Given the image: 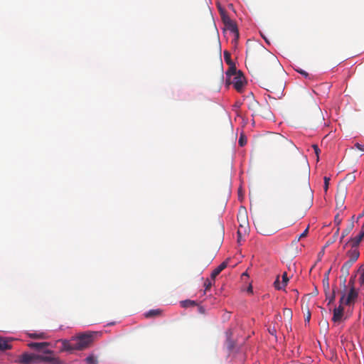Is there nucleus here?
Returning <instances> with one entry per match:
<instances>
[{
    "label": "nucleus",
    "instance_id": "obj_1",
    "mask_svg": "<svg viewBox=\"0 0 364 364\" xmlns=\"http://www.w3.org/2000/svg\"><path fill=\"white\" fill-rule=\"evenodd\" d=\"M298 175L302 179L303 185L297 191V208L300 210V215L303 217L311 207L314 199V193L309 183L310 166L306 157L303 155L297 163Z\"/></svg>",
    "mask_w": 364,
    "mask_h": 364
},
{
    "label": "nucleus",
    "instance_id": "obj_2",
    "mask_svg": "<svg viewBox=\"0 0 364 364\" xmlns=\"http://www.w3.org/2000/svg\"><path fill=\"white\" fill-rule=\"evenodd\" d=\"M94 333L88 332L81 333L77 336L73 337L70 341L60 340L62 343L61 350H82L88 348L93 342Z\"/></svg>",
    "mask_w": 364,
    "mask_h": 364
},
{
    "label": "nucleus",
    "instance_id": "obj_3",
    "mask_svg": "<svg viewBox=\"0 0 364 364\" xmlns=\"http://www.w3.org/2000/svg\"><path fill=\"white\" fill-rule=\"evenodd\" d=\"M237 220L240 223L237 230V240L240 241L242 236L247 235L248 231V219L247 214L245 208H240L238 212Z\"/></svg>",
    "mask_w": 364,
    "mask_h": 364
},
{
    "label": "nucleus",
    "instance_id": "obj_4",
    "mask_svg": "<svg viewBox=\"0 0 364 364\" xmlns=\"http://www.w3.org/2000/svg\"><path fill=\"white\" fill-rule=\"evenodd\" d=\"M262 85H264V88L272 93L276 94L277 96L282 93V82L281 81L279 82V85H277V80H273L269 77L267 72L265 73V75L264 76Z\"/></svg>",
    "mask_w": 364,
    "mask_h": 364
},
{
    "label": "nucleus",
    "instance_id": "obj_5",
    "mask_svg": "<svg viewBox=\"0 0 364 364\" xmlns=\"http://www.w3.org/2000/svg\"><path fill=\"white\" fill-rule=\"evenodd\" d=\"M227 75H233L232 85L235 90L240 92L244 86V78L240 73H237L235 68H230L226 73Z\"/></svg>",
    "mask_w": 364,
    "mask_h": 364
},
{
    "label": "nucleus",
    "instance_id": "obj_6",
    "mask_svg": "<svg viewBox=\"0 0 364 364\" xmlns=\"http://www.w3.org/2000/svg\"><path fill=\"white\" fill-rule=\"evenodd\" d=\"M16 362L19 364H37L38 355L24 353L18 357Z\"/></svg>",
    "mask_w": 364,
    "mask_h": 364
},
{
    "label": "nucleus",
    "instance_id": "obj_7",
    "mask_svg": "<svg viewBox=\"0 0 364 364\" xmlns=\"http://www.w3.org/2000/svg\"><path fill=\"white\" fill-rule=\"evenodd\" d=\"M257 50L266 54L267 63L273 69L281 70L280 63H279L278 60L277 59V58L274 55L267 53V51L264 49V48L261 46H257Z\"/></svg>",
    "mask_w": 364,
    "mask_h": 364
},
{
    "label": "nucleus",
    "instance_id": "obj_8",
    "mask_svg": "<svg viewBox=\"0 0 364 364\" xmlns=\"http://www.w3.org/2000/svg\"><path fill=\"white\" fill-rule=\"evenodd\" d=\"M347 191L345 188H338L336 194V208L338 209H343L344 203L346 198Z\"/></svg>",
    "mask_w": 364,
    "mask_h": 364
},
{
    "label": "nucleus",
    "instance_id": "obj_9",
    "mask_svg": "<svg viewBox=\"0 0 364 364\" xmlns=\"http://www.w3.org/2000/svg\"><path fill=\"white\" fill-rule=\"evenodd\" d=\"M358 296V291H356L355 287L350 288L349 292L346 299H345V295L343 294L341 299L340 304L345 303L346 305H351L354 304L357 297Z\"/></svg>",
    "mask_w": 364,
    "mask_h": 364
},
{
    "label": "nucleus",
    "instance_id": "obj_10",
    "mask_svg": "<svg viewBox=\"0 0 364 364\" xmlns=\"http://www.w3.org/2000/svg\"><path fill=\"white\" fill-rule=\"evenodd\" d=\"M363 238H364V227L362 226L360 233L354 237H350L348 240V242L345 244L344 248L347 245H350L353 248L358 247Z\"/></svg>",
    "mask_w": 364,
    "mask_h": 364
},
{
    "label": "nucleus",
    "instance_id": "obj_11",
    "mask_svg": "<svg viewBox=\"0 0 364 364\" xmlns=\"http://www.w3.org/2000/svg\"><path fill=\"white\" fill-rule=\"evenodd\" d=\"M225 27L228 30H229L233 35L234 38L232 40V43L235 44H237V41L239 39V31L237 29V26L236 23L232 21L231 22H229L228 24L225 25Z\"/></svg>",
    "mask_w": 364,
    "mask_h": 364
},
{
    "label": "nucleus",
    "instance_id": "obj_12",
    "mask_svg": "<svg viewBox=\"0 0 364 364\" xmlns=\"http://www.w3.org/2000/svg\"><path fill=\"white\" fill-rule=\"evenodd\" d=\"M347 256L349 257L348 261L353 264L358 259L360 252L357 247H351V249L347 252Z\"/></svg>",
    "mask_w": 364,
    "mask_h": 364
},
{
    "label": "nucleus",
    "instance_id": "obj_13",
    "mask_svg": "<svg viewBox=\"0 0 364 364\" xmlns=\"http://www.w3.org/2000/svg\"><path fill=\"white\" fill-rule=\"evenodd\" d=\"M343 311H344V309L341 306V304L339 305L338 307L334 309L333 316L332 318V320L333 322H335V323L338 322L341 320L342 316L343 315Z\"/></svg>",
    "mask_w": 364,
    "mask_h": 364
},
{
    "label": "nucleus",
    "instance_id": "obj_14",
    "mask_svg": "<svg viewBox=\"0 0 364 364\" xmlns=\"http://www.w3.org/2000/svg\"><path fill=\"white\" fill-rule=\"evenodd\" d=\"M228 266V261L223 262L218 267H216L211 273V279L214 280L215 277Z\"/></svg>",
    "mask_w": 364,
    "mask_h": 364
},
{
    "label": "nucleus",
    "instance_id": "obj_15",
    "mask_svg": "<svg viewBox=\"0 0 364 364\" xmlns=\"http://www.w3.org/2000/svg\"><path fill=\"white\" fill-rule=\"evenodd\" d=\"M58 359L55 357L52 356H43L38 355V363L46 362V363H51L53 364H57Z\"/></svg>",
    "mask_w": 364,
    "mask_h": 364
},
{
    "label": "nucleus",
    "instance_id": "obj_16",
    "mask_svg": "<svg viewBox=\"0 0 364 364\" xmlns=\"http://www.w3.org/2000/svg\"><path fill=\"white\" fill-rule=\"evenodd\" d=\"M353 265V263H350V262L348 261H346L342 266L341 269V272L342 273V275L344 277V279H343V282H345L346 280V277L348 276L349 274V269L350 268L352 267Z\"/></svg>",
    "mask_w": 364,
    "mask_h": 364
},
{
    "label": "nucleus",
    "instance_id": "obj_17",
    "mask_svg": "<svg viewBox=\"0 0 364 364\" xmlns=\"http://www.w3.org/2000/svg\"><path fill=\"white\" fill-rule=\"evenodd\" d=\"M49 343L48 342H42V343H30L28 346L31 348H33L38 350H42L44 348H46L49 346Z\"/></svg>",
    "mask_w": 364,
    "mask_h": 364
},
{
    "label": "nucleus",
    "instance_id": "obj_18",
    "mask_svg": "<svg viewBox=\"0 0 364 364\" xmlns=\"http://www.w3.org/2000/svg\"><path fill=\"white\" fill-rule=\"evenodd\" d=\"M331 269H329L323 275V286L324 289V292H328V290H330V285H329V274L331 272Z\"/></svg>",
    "mask_w": 364,
    "mask_h": 364
},
{
    "label": "nucleus",
    "instance_id": "obj_19",
    "mask_svg": "<svg viewBox=\"0 0 364 364\" xmlns=\"http://www.w3.org/2000/svg\"><path fill=\"white\" fill-rule=\"evenodd\" d=\"M354 224L353 222H351L348 225L346 229H344L341 233V237L340 239V242H343V240L345 237H346L353 229Z\"/></svg>",
    "mask_w": 364,
    "mask_h": 364
},
{
    "label": "nucleus",
    "instance_id": "obj_20",
    "mask_svg": "<svg viewBox=\"0 0 364 364\" xmlns=\"http://www.w3.org/2000/svg\"><path fill=\"white\" fill-rule=\"evenodd\" d=\"M11 348V346L9 344L7 340L0 337V350L4 351Z\"/></svg>",
    "mask_w": 364,
    "mask_h": 364
},
{
    "label": "nucleus",
    "instance_id": "obj_21",
    "mask_svg": "<svg viewBox=\"0 0 364 364\" xmlns=\"http://www.w3.org/2000/svg\"><path fill=\"white\" fill-rule=\"evenodd\" d=\"M256 228L257 229V231L262 234V235H269L270 234V231L267 229H266L264 226H263V224L260 223H258L257 225L256 226Z\"/></svg>",
    "mask_w": 364,
    "mask_h": 364
},
{
    "label": "nucleus",
    "instance_id": "obj_22",
    "mask_svg": "<svg viewBox=\"0 0 364 364\" xmlns=\"http://www.w3.org/2000/svg\"><path fill=\"white\" fill-rule=\"evenodd\" d=\"M224 59L225 63L230 66V68H235L231 60L230 53L227 50L224 51Z\"/></svg>",
    "mask_w": 364,
    "mask_h": 364
},
{
    "label": "nucleus",
    "instance_id": "obj_23",
    "mask_svg": "<svg viewBox=\"0 0 364 364\" xmlns=\"http://www.w3.org/2000/svg\"><path fill=\"white\" fill-rule=\"evenodd\" d=\"M181 306L183 307V308H188V307H190V306H197L198 305L196 301H193V300H190V299L182 301L181 302Z\"/></svg>",
    "mask_w": 364,
    "mask_h": 364
},
{
    "label": "nucleus",
    "instance_id": "obj_24",
    "mask_svg": "<svg viewBox=\"0 0 364 364\" xmlns=\"http://www.w3.org/2000/svg\"><path fill=\"white\" fill-rule=\"evenodd\" d=\"M326 299V300H328V304H330L331 302H333L335 299V291L334 289L331 291L330 290L328 291V292H325Z\"/></svg>",
    "mask_w": 364,
    "mask_h": 364
},
{
    "label": "nucleus",
    "instance_id": "obj_25",
    "mask_svg": "<svg viewBox=\"0 0 364 364\" xmlns=\"http://www.w3.org/2000/svg\"><path fill=\"white\" fill-rule=\"evenodd\" d=\"M29 337L31 338H41V339L47 338V336H46V333H30L29 334Z\"/></svg>",
    "mask_w": 364,
    "mask_h": 364
},
{
    "label": "nucleus",
    "instance_id": "obj_26",
    "mask_svg": "<svg viewBox=\"0 0 364 364\" xmlns=\"http://www.w3.org/2000/svg\"><path fill=\"white\" fill-rule=\"evenodd\" d=\"M358 272L360 273L359 277V283L360 286H364V265H361L358 269Z\"/></svg>",
    "mask_w": 364,
    "mask_h": 364
},
{
    "label": "nucleus",
    "instance_id": "obj_27",
    "mask_svg": "<svg viewBox=\"0 0 364 364\" xmlns=\"http://www.w3.org/2000/svg\"><path fill=\"white\" fill-rule=\"evenodd\" d=\"M85 360L88 364H97L98 363V360H97V358L95 356H94L93 355H90L88 357H87Z\"/></svg>",
    "mask_w": 364,
    "mask_h": 364
},
{
    "label": "nucleus",
    "instance_id": "obj_28",
    "mask_svg": "<svg viewBox=\"0 0 364 364\" xmlns=\"http://www.w3.org/2000/svg\"><path fill=\"white\" fill-rule=\"evenodd\" d=\"M161 314V311L159 309H153L150 310L149 312L146 314V317H152L156 316Z\"/></svg>",
    "mask_w": 364,
    "mask_h": 364
},
{
    "label": "nucleus",
    "instance_id": "obj_29",
    "mask_svg": "<svg viewBox=\"0 0 364 364\" xmlns=\"http://www.w3.org/2000/svg\"><path fill=\"white\" fill-rule=\"evenodd\" d=\"M302 309L306 311V312L304 313L305 322L309 323L310 321L311 316L310 310L308 306H306L305 309H304V307L302 306Z\"/></svg>",
    "mask_w": 364,
    "mask_h": 364
},
{
    "label": "nucleus",
    "instance_id": "obj_30",
    "mask_svg": "<svg viewBox=\"0 0 364 364\" xmlns=\"http://www.w3.org/2000/svg\"><path fill=\"white\" fill-rule=\"evenodd\" d=\"M240 146H244L247 144V138L244 134H241L238 140Z\"/></svg>",
    "mask_w": 364,
    "mask_h": 364
},
{
    "label": "nucleus",
    "instance_id": "obj_31",
    "mask_svg": "<svg viewBox=\"0 0 364 364\" xmlns=\"http://www.w3.org/2000/svg\"><path fill=\"white\" fill-rule=\"evenodd\" d=\"M309 226H307L304 231L299 235L297 241L306 237L309 232Z\"/></svg>",
    "mask_w": 364,
    "mask_h": 364
},
{
    "label": "nucleus",
    "instance_id": "obj_32",
    "mask_svg": "<svg viewBox=\"0 0 364 364\" xmlns=\"http://www.w3.org/2000/svg\"><path fill=\"white\" fill-rule=\"evenodd\" d=\"M323 180H324L323 190H324V192L326 193L327 191H328V189L330 178L327 177V176H325Z\"/></svg>",
    "mask_w": 364,
    "mask_h": 364
},
{
    "label": "nucleus",
    "instance_id": "obj_33",
    "mask_svg": "<svg viewBox=\"0 0 364 364\" xmlns=\"http://www.w3.org/2000/svg\"><path fill=\"white\" fill-rule=\"evenodd\" d=\"M274 286L275 289L279 290L282 289L284 286H283V284H281L279 277H277V279L274 282Z\"/></svg>",
    "mask_w": 364,
    "mask_h": 364
},
{
    "label": "nucleus",
    "instance_id": "obj_34",
    "mask_svg": "<svg viewBox=\"0 0 364 364\" xmlns=\"http://www.w3.org/2000/svg\"><path fill=\"white\" fill-rule=\"evenodd\" d=\"M212 285V282L209 279H207L204 282L205 292L208 291L211 288Z\"/></svg>",
    "mask_w": 364,
    "mask_h": 364
},
{
    "label": "nucleus",
    "instance_id": "obj_35",
    "mask_svg": "<svg viewBox=\"0 0 364 364\" xmlns=\"http://www.w3.org/2000/svg\"><path fill=\"white\" fill-rule=\"evenodd\" d=\"M297 73H300L305 78H308V79L311 78L310 75L307 72H306V71H304V70H303L301 69H297Z\"/></svg>",
    "mask_w": 364,
    "mask_h": 364
},
{
    "label": "nucleus",
    "instance_id": "obj_36",
    "mask_svg": "<svg viewBox=\"0 0 364 364\" xmlns=\"http://www.w3.org/2000/svg\"><path fill=\"white\" fill-rule=\"evenodd\" d=\"M284 315L287 318H291V317H292V313H291V309H285L284 310Z\"/></svg>",
    "mask_w": 364,
    "mask_h": 364
},
{
    "label": "nucleus",
    "instance_id": "obj_37",
    "mask_svg": "<svg viewBox=\"0 0 364 364\" xmlns=\"http://www.w3.org/2000/svg\"><path fill=\"white\" fill-rule=\"evenodd\" d=\"M342 222V218L340 217L339 213H338L334 218V223L336 225H339Z\"/></svg>",
    "mask_w": 364,
    "mask_h": 364
},
{
    "label": "nucleus",
    "instance_id": "obj_38",
    "mask_svg": "<svg viewBox=\"0 0 364 364\" xmlns=\"http://www.w3.org/2000/svg\"><path fill=\"white\" fill-rule=\"evenodd\" d=\"M288 281H289V278L287 277V273L284 272L283 274V275H282V284H283V286H286Z\"/></svg>",
    "mask_w": 364,
    "mask_h": 364
},
{
    "label": "nucleus",
    "instance_id": "obj_39",
    "mask_svg": "<svg viewBox=\"0 0 364 364\" xmlns=\"http://www.w3.org/2000/svg\"><path fill=\"white\" fill-rule=\"evenodd\" d=\"M222 20H223L225 26L226 24H228L229 22L232 21V20L228 15L223 16Z\"/></svg>",
    "mask_w": 364,
    "mask_h": 364
},
{
    "label": "nucleus",
    "instance_id": "obj_40",
    "mask_svg": "<svg viewBox=\"0 0 364 364\" xmlns=\"http://www.w3.org/2000/svg\"><path fill=\"white\" fill-rule=\"evenodd\" d=\"M355 276L350 277L349 282H348V285L350 286V288L355 287Z\"/></svg>",
    "mask_w": 364,
    "mask_h": 364
},
{
    "label": "nucleus",
    "instance_id": "obj_41",
    "mask_svg": "<svg viewBox=\"0 0 364 364\" xmlns=\"http://www.w3.org/2000/svg\"><path fill=\"white\" fill-rule=\"evenodd\" d=\"M355 146L358 150H360V151H364V145H362V144H359V143H356V144H355Z\"/></svg>",
    "mask_w": 364,
    "mask_h": 364
},
{
    "label": "nucleus",
    "instance_id": "obj_42",
    "mask_svg": "<svg viewBox=\"0 0 364 364\" xmlns=\"http://www.w3.org/2000/svg\"><path fill=\"white\" fill-rule=\"evenodd\" d=\"M198 311L200 314H204L205 313V309L203 306H198Z\"/></svg>",
    "mask_w": 364,
    "mask_h": 364
},
{
    "label": "nucleus",
    "instance_id": "obj_43",
    "mask_svg": "<svg viewBox=\"0 0 364 364\" xmlns=\"http://www.w3.org/2000/svg\"><path fill=\"white\" fill-rule=\"evenodd\" d=\"M313 148H314V149L315 151L316 154L317 156H318V153L320 151V149H318V146L314 144V145H313Z\"/></svg>",
    "mask_w": 364,
    "mask_h": 364
},
{
    "label": "nucleus",
    "instance_id": "obj_44",
    "mask_svg": "<svg viewBox=\"0 0 364 364\" xmlns=\"http://www.w3.org/2000/svg\"><path fill=\"white\" fill-rule=\"evenodd\" d=\"M282 140H283V141H284L285 144H287L289 145V146L292 148V146H293V145H294L292 142H291V141L289 142L287 139H284V138H282Z\"/></svg>",
    "mask_w": 364,
    "mask_h": 364
},
{
    "label": "nucleus",
    "instance_id": "obj_45",
    "mask_svg": "<svg viewBox=\"0 0 364 364\" xmlns=\"http://www.w3.org/2000/svg\"><path fill=\"white\" fill-rule=\"evenodd\" d=\"M247 55L250 56V58H252L253 53L252 50L251 49H248L247 51Z\"/></svg>",
    "mask_w": 364,
    "mask_h": 364
},
{
    "label": "nucleus",
    "instance_id": "obj_46",
    "mask_svg": "<svg viewBox=\"0 0 364 364\" xmlns=\"http://www.w3.org/2000/svg\"><path fill=\"white\" fill-rule=\"evenodd\" d=\"M220 14L221 18H222L223 16H226V15H227V14H226V12H225V10L221 11L220 12Z\"/></svg>",
    "mask_w": 364,
    "mask_h": 364
},
{
    "label": "nucleus",
    "instance_id": "obj_47",
    "mask_svg": "<svg viewBox=\"0 0 364 364\" xmlns=\"http://www.w3.org/2000/svg\"><path fill=\"white\" fill-rule=\"evenodd\" d=\"M44 353L46 354H53V352L50 350H44Z\"/></svg>",
    "mask_w": 364,
    "mask_h": 364
},
{
    "label": "nucleus",
    "instance_id": "obj_48",
    "mask_svg": "<svg viewBox=\"0 0 364 364\" xmlns=\"http://www.w3.org/2000/svg\"><path fill=\"white\" fill-rule=\"evenodd\" d=\"M339 230H340V228H337V230H336V232H335V233H334V236H336V235H338Z\"/></svg>",
    "mask_w": 364,
    "mask_h": 364
},
{
    "label": "nucleus",
    "instance_id": "obj_49",
    "mask_svg": "<svg viewBox=\"0 0 364 364\" xmlns=\"http://www.w3.org/2000/svg\"><path fill=\"white\" fill-rule=\"evenodd\" d=\"M228 347L229 348H232L233 346L232 345L231 342L230 341H228Z\"/></svg>",
    "mask_w": 364,
    "mask_h": 364
},
{
    "label": "nucleus",
    "instance_id": "obj_50",
    "mask_svg": "<svg viewBox=\"0 0 364 364\" xmlns=\"http://www.w3.org/2000/svg\"><path fill=\"white\" fill-rule=\"evenodd\" d=\"M247 291H250V292H252V286H250L247 289Z\"/></svg>",
    "mask_w": 364,
    "mask_h": 364
},
{
    "label": "nucleus",
    "instance_id": "obj_51",
    "mask_svg": "<svg viewBox=\"0 0 364 364\" xmlns=\"http://www.w3.org/2000/svg\"><path fill=\"white\" fill-rule=\"evenodd\" d=\"M323 325H326V326H328V321L325 320V321H323Z\"/></svg>",
    "mask_w": 364,
    "mask_h": 364
},
{
    "label": "nucleus",
    "instance_id": "obj_52",
    "mask_svg": "<svg viewBox=\"0 0 364 364\" xmlns=\"http://www.w3.org/2000/svg\"><path fill=\"white\" fill-rule=\"evenodd\" d=\"M364 215V213L363 212L361 214L358 215V219L361 218Z\"/></svg>",
    "mask_w": 364,
    "mask_h": 364
},
{
    "label": "nucleus",
    "instance_id": "obj_53",
    "mask_svg": "<svg viewBox=\"0 0 364 364\" xmlns=\"http://www.w3.org/2000/svg\"><path fill=\"white\" fill-rule=\"evenodd\" d=\"M274 332H275V330H274V329H273V330H269V333H271L272 334H273Z\"/></svg>",
    "mask_w": 364,
    "mask_h": 364
},
{
    "label": "nucleus",
    "instance_id": "obj_54",
    "mask_svg": "<svg viewBox=\"0 0 364 364\" xmlns=\"http://www.w3.org/2000/svg\"><path fill=\"white\" fill-rule=\"evenodd\" d=\"M218 9H219L220 12L221 11H223V10H224V9H223L221 7H218Z\"/></svg>",
    "mask_w": 364,
    "mask_h": 364
},
{
    "label": "nucleus",
    "instance_id": "obj_55",
    "mask_svg": "<svg viewBox=\"0 0 364 364\" xmlns=\"http://www.w3.org/2000/svg\"><path fill=\"white\" fill-rule=\"evenodd\" d=\"M264 39L265 40L266 42L268 43L267 39H266L264 37Z\"/></svg>",
    "mask_w": 364,
    "mask_h": 364
},
{
    "label": "nucleus",
    "instance_id": "obj_56",
    "mask_svg": "<svg viewBox=\"0 0 364 364\" xmlns=\"http://www.w3.org/2000/svg\"><path fill=\"white\" fill-rule=\"evenodd\" d=\"M243 275H244V276H246V275H247V274H246V273H243V274H242V276H243Z\"/></svg>",
    "mask_w": 364,
    "mask_h": 364
},
{
    "label": "nucleus",
    "instance_id": "obj_57",
    "mask_svg": "<svg viewBox=\"0 0 364 364\" xmlns=\"http://www.w3.org/2000/svg\"><path fill=\"white\" fill-rule=\"evenodd\" d=\"M362 226H363V227H364V223L363 224V225H362Z\"/></svg>",
    "mask_w": 364,
    "mask_h": 364
}]
</instances>
